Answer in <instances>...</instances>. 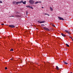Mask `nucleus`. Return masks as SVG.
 I'll use <instances>...</instances> for the list:
<instances>
[{
	"mask_svg": "<svg viewBox=\"0 0 73 73\" xmlns=\"http://www.w3.org/2000/svg\"><path fill=\"white\" fill-rule=\"evenodd\" d=\"M29 3L31 4H33L35 3V1L33 0H30L29 1Z\"/></svg>",
	"mask_w": 73,
	"mask_h": 73,
	"instance_id": "1",
	"label": "nucleus"
},
{
	"mask_svg": "<svg viewBox=\"0 0 73 73\" xmlns=\"http://www.w3.org/2000/svg\"><path fill=\"white\" fill-rule=\"evenodd\" d=\"M43 29H44V30H46V31H50V30L49 29L46 27H44L43 28Z\"/></svg>",
	"mask_w": 73,
	"mask_h": 73,
	"instance_id": "2",
	"label": "nucleus"
},
{
	"mask_svg": "<svg viewBox=\"0 0 73 73\" xmlns=\"http://www.w3.org/2000/svg\"><path fill=\"white\" fill-rule=\"evenodd\" d=\"M65 31L66 32V33H68V34H69V35H70V34H71V33L70 32H69V31H67V30H65Z\"/></svg>",
	"mask_w": 73,
	"mask_h": 73,
	"instance_id": "3",
	"label": "nucleus"
},
{
	"mask_svg": "<svg viewBox=\"0 0 73 73\" xmlns=\"http://www.w3.org/2000/svg\"><path fill=\"white\" fill-rule=\"evenodd\" d=\"M9 27L10 28H15V26L13 25H9Z\"/></svg>",
	"mask_w": 73,
	"mask_h": 73,
	"instance_id": "4",
	"label": "nucleus"
},
{
	"mask_svg": "<svg viewBox=\"0 0 73 73\" xmlns=\"http://www.w3.org/2000/svg\"><path fill=\"white\" fill-rule=\"evenodd\" d=\"M58 18L60 20H64V19L62 18V17H58Z\"/></svg>",
	"mask_w": 73,
	"mask_h": 73,
	"instance_id": "5",
	"label": "nucleus"
},
{
	"mask_svg": "<svg viewBox=\"0 0 73 73\" xmlns=\"http://www.w3.org/2000/svg\"><path fill=\"white\" fill-rule=\"evenodd\" d=\"M15 17H21V16L19 15H15Z\"/></svg>",
	"mask_w": 73,
	"mask_h": 73,
	"instance_id": "6",
	"label": "nucleus"
},
{
	"mask_svg": "<svg viewBox=\"0 0 73 73\" xmlns=\"http://www.w3.org/2000/svg\"><path fill=\"white\" fill-rule=\"evenodd\" d=\"M61 35H62V36H63V37H65V36H66V35H65L63 33H61Z\"/></svg>",
	"mask_w": 73,
	"mask_h": 73,
	"instance_id": "7",
	"label": "nucleus"
},
{
	"mask_svg": "<svg viewBox=\"0 0 73 73\" xmlns=\"http://www.w3.org/2000/svg\"><path fill=\"white\" fill-rule=\"evenodd\" d=\"M26 3H27V1H26L24 2H22V3H23V4H26Z\"/></svg>",
	"mask_w": 73,
	"mask_h": 73,
	"instance_id": "8",
	"label": "nucleus"
},
{
	"mask_svg": "<svg viewBox=\"0 0 73 73\" xmlns=\"http://www.w3.org/2000/svg\"><path fill=\"white\" fill-rule=\"evenodd\" d=\"M63 62H64V64H66V65L68 64V63H66V62H65L64 61H63Z\"/></svg>",
	"mask_w": 73,
	"mask_h": 73,
	"instance_id": "9",
	"label": "nucleus"
},
{
	"mask_svg": "<svg viewBox=\"0 0 73 73\" xmlns=\"http://www.w3.org/2000/svg\"><path fill=\"white\" fill-rule=\"evenodd\" d=\"M50 9L51 11H53V8H52L51 7H50Z\"/></svg>",
	"mask_w": 73,
	"mask_h": 73,
	"instance_id": "10",
	"label": "nucleus"
},
{
	"mask_svg": "<svg viewBox=\"0 0 73 73\" xmlns=\"http://www.w3.org/2000/svg\"><path fill=\"white\" fill-rule=\"evenodd\" d=\"M16 2L15 1H13V4H16Z\"/></svg>",
	"mask_w": 73,
	"mask_h": 73,
	"instance_id": "11",
	"label": "nucleus"
},
{
	"mask_svg": "<svg viewBox=\"0 0 73 73\" xmlns=\"http://www.w3.org/2000/svg\"><path fill=\"white\" fill-rule=\"evenodd\" d=\"M45 23V21H42V22H40V23Z\"/></svg>",
	"mask_w": 73,
	"mask_h": 73,
	"instance_id": "12",
	"label": "nucleus"
},
{
	"mask_svg": "<svg viewBox=\"0 0 73 73\" xmlns=\"http://www.w3.org/2000/svg\"><path fill=\"white\" fill-rule=\"evenodd\" d=\"M66 45L67 46H68V47H69V45L68 44H66Z\"/></svg>",
	"mask_w": 73,
	"mask_h": 73,
	"instance_id": "13",
	"label": "nucleus"
},
{
	"mask_svg": "<svg viewBox=\"0 0 73 73\" xmlns=\"http://www.w3.org/2000/svg\"><path fill=\"white\" fill-rule=\"evenodd\" d=\"M56 68L57 70H59V68H58V66H56Z\"/></svg>",
	"mask_w": 73,
	"mask_h": 73,
	"instance_id": "14",
	"label": "nucleus"
},
{
	"mask_svg": "<svg viewBox=\"0 0 73 73\" xmlns=\"http://www.w3.org/2000/svg\"><path fill=\"white\" fill-rule=\"evenodd\" d=\"M22 1H21L18 2L19 4H21V3H22L23 2Z\"/></svg>",
	"mask_w": 73,
	"mask_h": 73,
	"instance_id": "15",
	"label": "nucleus"
},
{
	"mask_svg": "<svg viewBox=\"0 0 73 73\" xmlns=\"http://www.w3.org/2000/svg\"><path fill=\"white\" fill-rule=\"evenodd\" d=\"M39 3L38 1L36 2H35V4H37V3Z\"/></svg>",
	"mask_w": 73,
	"mask_h": 73,
	"instance_id": "16",
	"label": "nucleus"
},
{
	"mask_svg": "<svg viewBox=\"0 0 73 73\" xmlns=\"http://www.w3.org/2000/svg\"><path fill=\"white\" fill-rule=\"evenodd\" d=\"M41 26L42 27H44V26H45V25L44 24H42V25H41Z\"/></svg>",
	"mask_w": 73,
	"mask_h": 73,
	"instance_id": "17",
	"label": "nucleus"
},
{
	"mask_svg": "<svg viewBox=\"0 0 73 73\" xmlns=\"http://www.w3.org/2000/svg\"><path fill=\"white\" fill-rule=\"evenodd\" d=\"M10 51H13V49L12 48H11L10 50Z\"/></svg>",
	"mask_w": 73,
	"mask_h": 73,
	"instance_id": "18",
	"label": "nucleus"
},
{
	"mask_svg": "<svg viewBox=\"0 0 73 73\" xmlns=\"http://www.w3.org/2000/svg\"><path fill=\"white\" fill-rule=\"evenodd\" d=\"M16 4H19V2H16Z\"/></svg>",
	"mask_w": 73,
	"mask_h": 73,
	"instance_id": "19",
	"label": "nucleus"
},
{
	"mask_svg": "<svg viewBox=\"0 0 73 73\" xmlns=\"http://www.w3.org/2000/svg\"><path fill=\"white\" fill-rule=\"evenodd\" d=\"M38 23H41V21H38Z\"/></svg>",
	"mask_w": 73,
	"mask_h": 73,
	"instance_id": "20",
	"label": "nucleus"
},
{
	"mask_svg": "<svg viewBox=\"0 0 73 73\" xmlns=\"http://www.w3.org/2000/svg\"><path fill=\"white\" fill-rule=\"evenodd\" d=\"M69 37L70 38H71V39H72V37L70 36H69Z\"/></svg>",
	"mask_w": 73,
	"mask_h": 73,
	"instance_id": "21",
	"label": "nucleus"
},
{
	"mask_svg": "<svg viewBox=\"0 0 73 73\" xmlns=\"http://www.w3.org/2000/svg\"><path fill=\"white\" fill-rule=\"evenodd\" d=\"M52 26L53 27H55V26L54 25H52Z\"/></svg>",
	"mask_w": 73,
	"mask_h": 73,
	"instance_id": "22",
	"label": "nucleus"
},
{
	"mask_svg": "<svg viewBox=\"0 0 73 73\" xmlns=\"http://www.w3.org/2000/svg\"><path fill=\"white\" fill-rule=\"evenodd\" d=\"M0 3H3V2L1 1H0Z\"/></svg>",
	"mask_w": 73,
	"mask_h": 73,
	"instance_id": "23",
	"label": "nucleus"
},
{
	"mask_svg": "<svg viewBox=\"0 0 73 73\" xmlns=\"http://www.w3.org/2000/svg\"><path fill=\"white\" fill-rule=\"evenodd\" d=\"M27 8H29V6H27Z\"/></svg>",
	"mask_w": 73,
	"mask_h": 73,
	"instance_id": "24",
	"label": "nucleus"
},
{
	"mask_svg": "<svg viewBox=\"0 0 73 73\" xmlns=\"http://www.w3.org/2000/svg\"><path fill=\"white\" fill-rule=\"evenodd\" d=\"M28 11H27L26 12V14L27 15H28Z\"/></svg>",
	"mask_w": 73,
	"mask_h": 73,
	"instance_id": "25",
	"label": "nucleus"
},
{
	"mask_svg": "<svg viewBox=\"0 0 73 73\" xmlns=\"http://www.w3.org/2000/svg\"><path fill=\"white\" fill-rule=\"evenodd\" d=\"M5 69H6V70L7 69V67H5Z\"/></svg>",
	"mask_w": 73,
	"mask_h": 73,
	"instance_id": "26",
	"label": "nucleus"
},
{
	"mask_svg": "<svg viewBox=\"0 0 73 73\" xmlns=\"http://www.w3.org/2000/svg\"><path fill=\"white\" fill-rule=\"evenodd\" d=\"M31 9H33V7L32 6L31 7Z\"/></svg>",
	"mask_w": 73,
	"mask_h": 73,
	"instance_id": "27",
	"label": "nucleus"
},
{
	"mask_svg": "<svg viewBox=\"0 0 73 73\" xmlns=\"http://www.w3.org/2000/svg\"><path fill=\"white\" fill-rule=\"evenodd\" d=\"M47 14L46 13L44 14V15H47Z\"/></svg>",
	"mask_w": 73,
	"mask_h": 73,
	"instance_id": "28",
	"label": "nucleus"
},
{
	"mask_svg": "<svg viewBox=\"0 0 73 73\" xmlns=\"http://www.w3.org/2000/svg\"><path fill=\"white\" fill-rule=\"evenodd\" d=\"M4 25V24H3V23L1 24V25Z\"/></svg>",
	"mask_w": 73,
	"mask_h": 73,
	"instance_id": "29",
	"label": "nucleus"
},
{
	"mask_svg": "<svg viewBox=\"0 0 73 73\" xmlns=\"http://www.w3.org/2000/svg\"><path fill=\"white\" fill-rule=\"evenodd\" d=\"M31 6H29V8H31Z\"/></svg>",
	"mask_w": 73,
	"mask_h": 73,
	"instance_id": "30",
	"label": "nucleus"
},
{
	"mask_svg": "<svg viewBox=\"0 0 73 73\" xmlns=\"http://www.w3.org/2000/svg\"><path fill=\"white\" fill-rule=\"evenodd\" d=\"M47 15H48V16H49L50 15H49V14H47Z\"/></svg>",
	"mask_w": 73,
	"mask_h": 73,
	"instance_id": "31",
	"label": "nucleus"
},
{
	"mask_svg": "<svg viewBox=\"0 0 73 73\" xmlns=\"http://www.w3.org/2000/svg\"><path fill=\"white\" fill-rule=\"evenodd\" d=\"M11 17H15V16H12Z\"/></svg>",
	"mask_w": 73,
	"mask_h": 73,
	"instance_id": "32",
	"label": "nucleus"
},
{
	"mask_svg": "<svg viewBox=\"0 0 73 73\" xmlns=\"http://www.w3.org/2000/svg\"><path fill=\"white\" fill-rule=\"evenodd\" d=\"M8 37L9 38V36H8Z\"/></svg>",
	"mask_w": 73,
	"mask_h": 73,
	"instance_id": "33",
	"label": "nucleus"
},
{
	"mask_svg": "<svg viewBox=\"0 0 73 73\" xmlns=\"http://www.w3.org/2000/svg\"><path fill=\"white\" fill-rule=\"evenodd\" d=\"M42 8H44V7H42Z\"/></svg>",
	"mask_w": 73,
	"mask_h": 73,
	"instance_id": "34",
	"label": "nucleus"
},
{
	"mask_svg": "<svg viewBox=\"0 0 73 73\" xmlns=\"http://www.w3.org/2000/svg\"><path fill=\"white\" fill-rule=\"evenodd\" d=\"M72 41H73V38H72Z\"/></svg>",
	"mask_w": 73,
	"mask_h": 73,
	"instance_id": "35",
	"label": "nucleus"
},
{
	"mask_svg": "<svg viewBox=\"0 0 73 73\" xmlns=\"http://www.w3.org/2000/svg\"><path fill=\"white\" fill-rule=\"evenodd\" d=\"M21 61H22V60H21V61H20V62H21Z\"/></svg>",
	"mask_w": 73,
	"mask_h": 73,
	"instance_id": "36",
	"label": "nucleus"
},
{
	"mask_svg": "<svg viewBox=\"0 0 73 73\" xmlns=\"http://www.w3.org/2000/svg\"><path fill=\"white\" fill-rule=\"evenodd\" d=\"M70 73H72V72H71Z\"/></svg>",
	"mask_w": 73,
	"mask_h": 73,
	"instance_id": "37",
	"label": "nucleus"
},
{
	"mask_svg": "<svg viewBox=\"0 0 73 73\" xmlns=\"http://www.w3.org/2000/svg\"><path fill=\"white\" fill-rule=\"evenodd\" d=\"M11 60H12V59H11Z\"/></svg>",
	"mask_w": 73,
	"mask_h": 73,
	"instance_id": "38",
	"label": "nucleus"
},
{
	"mask_svg": "<svg viewBox=\"0 0 73 73\" xmlns=\"http://www.w3.org/2000/svg\"><path fill=\"white\" fill-rule=\"evenodd\" d=\"M22 41H23V39H21Z\"/></svg>",
	"mask_w": 73,
	"mask_h": 73,
	"instance_id": "39",
	"label": "nucleus"
},
{
	"mask_svg": "<svg viewBox=\"0 0 73 73\" xmlns=\"http://www.w3.org/2000/svg\"><path fill=\"white\" fill-rule=\"evenodd\" d=\"M21 62V63H22V62Z\"/></svg>",
	"mask_w": 73,
	"mask_h": 73,
	"instance_id": "40",
	"label": "nucleus"
}]
</instances>
